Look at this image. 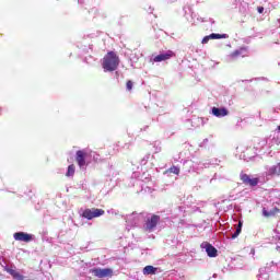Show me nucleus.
Instances as JSON below:
<instances>
[{"mask_svg": "<svg viewBox=\"0 0 280 280\" xmlns=\"http://www.w3.org/2000/svg\"><path fill=\"white\" fill-rule=\"evenodd\" d=\"M102 67L104 71H117L119 67V56L115 51H108L102 61Z\"/></svg>", "mask_w": 280, "mask_h": 280, "instance_id": "f257e3e1", "label": "nucleus"}, {"mask_svg": "<svg viewBox=\"0 0 280 280\" xmlns=\"http://www.w3.org/2000/svg\"><path fill=\"white\" fill-rule=\"evenodd\" d=\"M105 211L103 209H85L82 213V218H85V220H93V218H100L104 215Z\"/></svg>", "mask_w": 280, "mask_h": 280, "instance_id": "f03ea898", "label": "nucleus"}, {"mask_svg": "<svg viewBox=\"0 0 280 280\" xmlns=\"http://www.w3.org/2000/svg\"><path fill=\"white\" fill-rule=\"evenodd\" d=\"M240 178L243 185H249V187H257V185H259V178H250V176L246 173H241Z\"/></svg>", "mask_w": 280, "mask_h": 280, "instance_id": "7ed1b4c3", "label": "nucleus"}, {"mask_svg": "<svg viewBox=\"0 0 280 280\" xmlns=\"http://www.w3.org/2000/svg\"><path fill=\"white\" fill-rule=\"evenodd\" d=\"M89 156V153L85 150H79L75 154V162L78 163L79 167H84L85 165H89L86 162V158Z\"/></svg>", "mask_w": 280, "mask_h": 280, "instance_id": "20e7f679", "label": "nucleus"}, {"mask_svg": "<svg viewBox=\"0 0 280 280\" xmlns=\"http://www.w3.org/2000/svg\"><path fill=\"white\" fill-rule=\"evenodd\" d=\"M159 222H161V217L153 214L145 222V231H149V233H151V231H154V229H156V225L159 224Z\"/></svg>", "mask_w": 280, "mask_h": 280, "instance_id": "39448f33", "label": "nucleus"}, {"mask_svg": "<svg viewBox=\"0 0 280 280\" xmlns=\"http://www.w3.org/2000/svg\"><path fill=\"white\" fill-rule=\"evenodd\" d=\"M92 275H94V277H98V279H104L106 277H113V269L110 268H95L92 269Z\"/></svg>", "mask_w": 280, "mask_h": 280, "instance_id": "423d86ee", "label": "nucleus"}, {"mask_svg": "<svg viewBox=\"0 0 280 280\" xmlns=\"http://www.w3.org/2000/svg\"><path fill=\"white\" fill-rule=\"evenodd\" d=\"M176 54L172 50H167L164 54H160L153 58V62H165V60H170L174 58Z\"/></svg>", "mask_w": 280, "mask_h": 280, "instance_id": "0eeeda50", "label": "nucleus"}, {"mask_svg": "<svg viewBox=\"0 0 280 280\" xmlns=\"http://www.w3.org/2000/svg\"><path fill=\"white\" fill-rule=\"evenodd\" d=\"M13 237H14L15 242H25V243H30V242H32V240H34L32 234H27L25 232H15L13 234Z\"/></svg>", "mask_w": 280, "mask_h": 280, "instance_id": "6e6552de", "label": "nucleus"}, {"mask_svg": "<svg viewBox=\"0 0 280 280\" xmlns=\"http://www.w3.org/2000/svg\"><path fill=\"white\" fill-rule=\"evenodd\" d=\"M212 115H214V117H226V115H229V109H226L225 107H212Z\"/></svg>", "mask_w": 280, "mask_h": 280, "instance_id": "1a4fd4ad", "label": "nucleus"}, {"mask_svg": "<svg viewBox=\"0 0 280 280\" xmlns=\"http://www.w3.org/2000/svg\"><path fill=\"white\" fill-rule=\"evenodd\" d=\"M205 248L208 257H218V249L213 247V245H211L210 243H206Z\"/></svg>", "mask_w": 280, "mask_h": 280, "instance_id": "9d476101", "label": "nucleus"}, {"mask_svg": "<svg viewBox=\"0 0 280 280\" xmlns=\"http://www.w3.org/2000/svg\"><path fill=\"white\" fill-rule=\"evenodd\" d=\"M278 213H280V209L279 208H273L270 211L266 210V208L262 209V215L265 218H275V215H277Z\"/></svg>", "mask_w": 280, "mask_h": 280, "instance_id": "9b49d317", "label": "nucleus"}, {"mask_svg": "<svg viewBox=\"0 0 280 280\" xmlns=\"http://www.w3.org/2000/svg\"><path fill=\"white\" fill-rule=\"evenodd\" d=\"M4 270L9 275H11V277H13V279H15V280H23V276L19 271H16V270H14L12 268H8V267H5Z\"/></svg>", "mask_w": 280, "mask_h": 280, "instance_id": "f8f14e48", "label": "nucleus"}, {"mask_svg": "<svg viewBox=\"0 0 280 280\" xmlns=\"http://www.w3.org/2000/svg\"><path fill=\"white\" fill-rule=\"evenodd\" d=\"M143 275H156V268L154 266H145L143 268Z\"/></svg>", "mask_w": 280, "mask_h": 280, "instance_id": "ddd939ff", "label": "nucleus"}, {"mask_svg": "<svg viewBox=\"0 0 280 280\" xmlns=\"http://www.w3.org/2000/svg\"><path fill=\"white\" fill-rule=\"evenodd\" d=\"M244 225V223L242 221H238V224L236 226V231L234 234H232V240H235L237 237H240V233H242V226Z\"/></svg>", "mask_w": 280, "mask_h": 280, "instance_id": "4468645a", "label": "nucleus"}, {"mask_svg": "<svg viewBox=\"0 0 280 280\" xmlns=\"http://www.w3.org/2000/svg\"><path fill=\"white\" fill-rule=\"evenodd\" d=\"M210 38H211V40H219L220 38H229V35L212 33V34H210Z\"/></svg>", "mask_w": 280, "mask_h": 280, "instance_id": "2eb2a0df", "label": "nucleus"}, {"mask_svg": "<svg viewBox=\"0 0 280 280\" xmlns=\"http://www.w3.org/2000/svg\"><path fill=\"white\" fill-rule=\"evenodd\" d=\"M170 172V174H175L176 176H178V174H180V168L176 165L171 166L166 173Z\"/></svg>", "mask_w": 280, "mask_h": 280, "instance_id": "dca6fc26", "label": "nucleus"}, {"mask_svg": "<svg viewBox=\"0 0 280 280\" xmlns=\"http://www.w3.org/2000/svg\"><path fill=\"white\" fill-rule=\"evenodd\" d=\"M75 174V165L74 164H70L68 166V171L66 173V176L70 177L73 176Z\"/></svg>", "mask_w": 280, "mask_h": 280, "instance_id": "f3484780", "label": "nucleus"}, {"mask_svg": "<svg viewBox=\"0 0 280 280\" xmlns=\"http://www.w3.org/2000/svg\"><path fill=\"white\" fill-rule=\"evenodd\" d=\"M132 86H133V83H132V81H127V83H126V89H127V91H132Z\"/></svg>", "mask_w": 280, "mask_h": 280, "instance_id": "a211bd4d", "label": "nucleus"}, {"mask_svg": "<svg viewBox=\"0 0 280 280\" xmlns=\"http://www.w3.org/2000/svg\"><path fill=\"white\" fill-rule=\"evenodd\" d=\"M209 40H211V35L203 37L201 43H202V45H207V43H209Z\"/></svg>", "mask_w": 280, "mask_h": 280, "instance_id": "6ab92c4d", "label": "nucleus"}, {"mask_svg": "<svg viewBox=\"0 0 280 280\" xmlns=\"http://www.w3.org/2000/svg\"><path fill=\"white\" fill-rule=\"evenodd\" d=\"M257 11H258L259 14H264V7H258Z\"/></svg>", "mask_w": 280, "mask_h": 280, "instance_id": "aec40b11", "label": "nucleus"}, {"mask_svg": "<svg viewBox=\"0 0 280 280\" xmlns=\"http://www.w3.org/2000/svg\"><path fill=\"white\" fill-rule=\"evenodd\" d=\"M240 50H236V51H234V52H232V56H233V58H235V57H237V56H240Z\"/></svg>", "mask_w": 280, "mask_h": 280, "instance_id": "412c9836", "label": "nucleus"}, {"mask_svg": "<svg viewBox=\"0 0 280 280\" xmlns=\"http://www.w3.org/2000/svg\"><path fill=\"white\" fill-rule=\"evenodd\" d=\"M278 130H280V126H278Z\"/></svg>", "mask_w": 280, "mask_h": 280, "instance_id": "4be33fe9", "label": "nucleus"}]
</instances>
